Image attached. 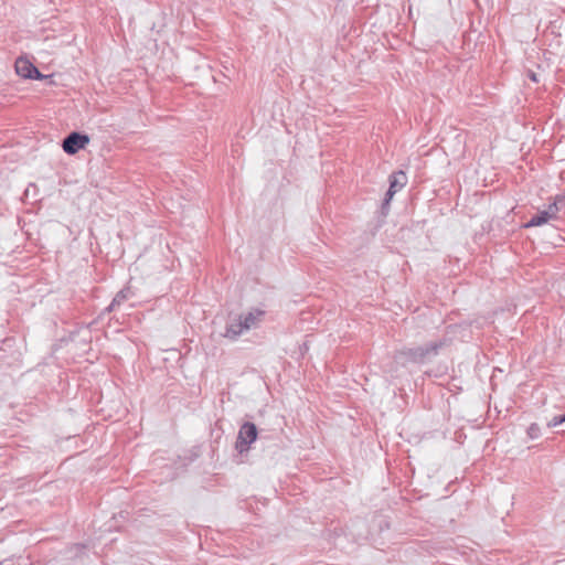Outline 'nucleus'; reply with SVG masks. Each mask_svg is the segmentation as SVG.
I'll list each match as a JSON object with an SVG mask.
<instances>
[{
	"instance_id": "1a4fd4ad",
	"label": "nucleus",
	"mask_w": 565,
	"mask_h": 565,
	"mask_svg": "<svg viewBox=\"0 0 565 565\" xmlns=\"http://www.w3.org/2000/svg\"><path fill=\"white\" fill-rule=\"evenodd\" d=\"M131 295V291L129 288H125V289H121L120 291H118L116 294V296L114 297L111 303L109 305V307L107 308L108 311H113L117 306H119L120 303H122L125 300H127Z\"/></svg>"
},
{
	"instance_id": "6e6552de",
	"label": "nucleus",
	"mask_w": 565,
	"mask_h": 565,
	"mask_svg": "<svg viewBox=\"0 0 565 565\" xmlns=\"http://www.w3.org/2000/svg\"><path fill=\"white\" fill-rule=\"evenodd\" d=\"M245 331H247V329H245L242 319L238 318L227 324L224 337L234 340Z\"/></svg>"
},
{
	"instance_id": "0eeeda50",
	"label": "nucleus",
	"mask_w": 565,
	"mask_h": 565,
	"mask_svg": "<svg viewBox=\"0 0 565 565\" xmlns=\"http://www.w3.org/2000/svg\"><path fill=\"white\" fill-rule=\"evenodd\" d=\"M264 315L265 311L260 309H254L247 312L246 315L239 316V318L242 319L245 329L249 330L250 328L257 326V323L262 320Z\"/></svg>"
},
{
	"instance_id": "9d476101",
	"label": "nucleus",
	"mask_w": 565,
	"mask_h": 565,
	"mask_svg": "<svg viewBox=\"0 0 565 565\" xmlns=\"http://www.w3.org/2000/svg\"><path fill=\"white\" fill-rule=\"evenodd\" d=\"M527 436L531 439H536L541 436V428L536 423H533L527 428Z\"/></svg>"
},
{
	"instance_id": "7ed1b4c3",
	"label": "nucleus",
	"mask_w": 565,
	"mask_h": 565,
	"mask_svg": "<svg viewBox=\"0 0 565 565\" xmlns=\"http://www.w3.org/2000/svg\"><path fill=\"white\" fill-rule=\"evenodd\" d=\"M88 143L89 137L87 135L73 131L64 138L62 148L67 154H75Z\"/></svg>"
},
{
	"instance_id": "9b49d317",
	"label": "nucleus",
	"mask_w": 565,
	"mask_h": 565,
	"mask_svg": "<svg viewBox=\"0 0 565 565\" xmlns=\"http://www.w3.org/2000/svg\"><path fill=\"white\" fill-rule=\"evenodd\" d=\"M562 425H565L564 419H563V414H562V415L554 416V417H553V418L547 423V427H556V426H562Z\"/></svg>"
},
{
	"instance_id": "f257e3e1",
	"label": "nucleus",
	"mask_w": 565,
	"mask_h": 565,
	"mask_svg": "<svg viewBox=\"0 0 565 565\" xmlns=\"http://www.w3.org/2000/svg\"><path fill=\"white\" fill-rule=\"evenodd\" d=\"M449 345V340L444 338L438 341L430 342L423 347L406 348L397 352L396 359L405 362L423 364L431 361L438 355L439 351Z\"/></svg>"
},
{
	"instance_id": "ddd939ff",
	"label": "nucleus",
	"mask_w": 565,
	"mask_h": 565,
	"mask_svg": "<svg viewBox=\"0 0 565 565\" xmlns=\"http://www.w3.org/2000/svg\"><path fill=\"white\" fill-rule=\"evenodd\" d=\"M563 419H564V423H565V414H563Z\"/></svg>"
},
{
	"instance_id": "4468645a",
	"label": "nucleus",
	"mask_w": 565,
	"mask_h": 565,
	"mask_svg": "<svg viewBox=\"0 0 565 565\" xmlns=\"http://www.w3.org/2000/svg\"><path fill=\"white\" fill-rule=\"evenodd\" d=\"M562 433H565V429H562Z\"/></svg>"
},
{
	"instance_id": "f8f14e48",
	"label": "nucleus",
	"mask_w": 565,
	"mask_h": 565,
	"mask_svg": "<svg viewBox=\"0 0 565 565\" xmlns=\"http://www.w3.org/2000/svg\"><path fill=\"white\" fill-rule=\"evenodd\" d=\"M531 78H532V81L536 82V76H535V74H531Z\"/></svg>"
},
{
	"instance_id": "39448f33",
	"label": "nucleus",
	"mask_w": 565,
	"mask_h": 565,
	"mask_svg": "<svg viewBox=\"0 0 565 565\" xmlns=\"http://www.w3.org/2000/svg\"><path fill=\"white\" fill-rule=\"evenodd\" d=\"M15 72L23 78L38 79L43 77L31 62L21 57L15 61Z\"/></svg>"
},
{
	"instance_id": "20e7f679",
	"label": "nucleus",
	"mask_w": 565,
	"mask_h": 565,
	"mask_svg": "<svg viewBox=\"0 0 565 565\" xmlns=\"http://www.w3.org/2000/svg\"><path fill=\"white\" fill-rule=\"evenodd\" d=\"M407 183V177L404 171H396L390 175V186L385 194L383 205L390 203L396 192L402 190Z\"/></svg>"
},
{
	"instance_id": "423d86ee",
	"label": "nucleus",
	"mask_w": 565,
	"mask_h": 565,
	"mask_svg": "<svg viewBox=\"0 0 565 565\" xmlns=\"http://www.w3.org/2000/svg\"><path fill=\"white\" fill-rule=\"evenodd\" d=\"M558 207L556 203H553L548 206V210L541 211L537 214L533 215L531 220L525 224V227L541 226L547 223L550 220L556 217V213Z\"/></svg>"
},
{
	"instance_id": "f03ea898",
	"label": "nucleus",
	"mask_w": 565,
	"mask_h": 565,
	"mask_svg": "<svg viewBox=\"0 0 565 565\" xmlns=\"http://www.w3.org/2000/svg\"><path fill=\"white\" fill-rule=\"evenodd\" d=\"M257 434L258 431L255 424L249 422L244 423L238 430L237 440L235 444L236 450L241 454L246 451L250 444L256 440Z\"/></svg>"
}]
</instances>
